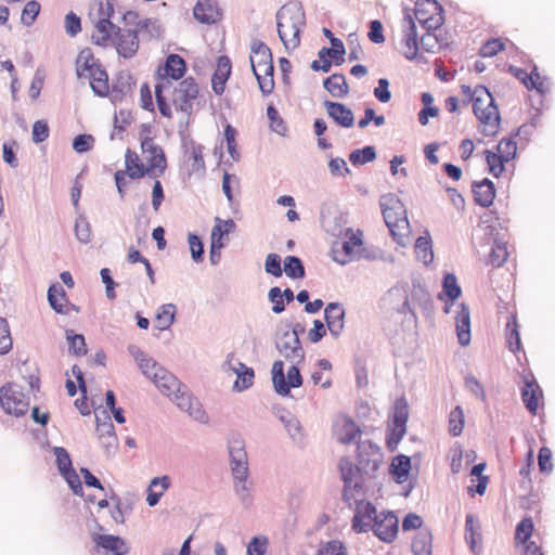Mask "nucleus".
Masks as SVG:
<instances>
[{
    "label": "nucleus",
    "instance_id": "nucleus-8",
    "mask_svg": "<svg viewBox=\"0 0 555 555\" xmlns=\"http://www.w3.org/2000/svg\"><path fill=\"white\" fill-rule=\"evenodd\" d=\"M472 102L475 116L485 126L482 133L487 137L495 135L499 131L501 118L489 89L485 86H477Z\"/></svg>",
    "mask_w": 555,
    "mask_h": 555
},
{
    "label": "nucleus",
    "instance_id": "nucleus-35",
    "mask_svg": "<svg viewBox=\"0 0 555 555\" xmlns=\"http://www.w3.org/2000/svg\"><path fill=\"white\" fill-rule=\"evenodd\" d=\"M509 73L520 80L528 90L534 89L540 93H544L543 82L537 81L540 78L537 66L528 74L526 69L511 65Z\"/></svg>",
    "mask_w": 555,
    "mask_h": 555
},
{
    "label": "nucleus",
    "instance_id": "nucleus-13",
    "mask_svg": "<svg viewBox=\"0 0 555 555\" xmlns=\"http://www.w3.org/2000/svg\"><path fill=\"white\" fill-rule=\"evenodd\" d=\"M300 363H292L287 371V375L284 374V362L276 360L272 364V383L274 390L280 396H288L291 388H298L302 385V377L298 365Z\"/></svg>",
    "mask_w": 555,
    "mask_h": 555
},
{
    "label": "nucleus",
    "instance_id": "nucleus-59",
    "mask_svg": "<svg viewBox=\"0 0 555 555\" xmlns=\"http://www.w3.org/2000/svg\"><path fill=\"white\" fill-rule=\"evenodd\" d=\"M13 346L10 326L4 318H0V354H7Z\"/></svg>",
    "mask_w": 555,
    "mask_h": 555
},
{
    "label": "nucleus",
    "instance_id": "nucleus-27",
    "mask_svg": "<svg viewBox=\"0 0 555 555\" xmlns=\"http://www.w3.org/2000/svg\"><path fill=\"white\" fill-rule=\"evenodd\" d=\"M324 105L328 116L333 118L337 125L344 128H350L354 125L352 111L343 103L325 101Z\"/></svg>",
    "mask_w": 555,
    "mask_h": 555
},
{
    "label": "nucleus",
    "instance_id": "nucleus-54",
    "mask_svg": "<svg viewBox=\"0 0 555 555\" xmlns=\"http://www.w3.org/2000/svg\"><path fill=\"white\" fill-rule=\"evenodd\" d=\"M508 257L506 245L503 242L494 241L489 255V263L499 268L505 263Z\"/></svg>",
    "mask_w": 555,
    "mask_h": 555
},
{
    "label": "nucleus",
    "instance_id": "nucleus-42",
    "mask_svg": "<svg viewBox=\"0 0 555 555\" xmlns=\"http://www.w3.org/2000/svg\"><path fill=\"white\" fill-rule=\"evenodd\" d=\"M125 163L126 172L131 179H139L147 175L146 167L141 163L139 156L130 150L126 152Z\"/></svg>",
    "mask_w": 555,
    "mask_h": 555
},
{
    "label": "nucleus",
    "instance_id": "nucleus-15",
    "mask_svg": "<svg viewBox=\"0 0 555 555\" xmlns=\"http://www.w3.org/2000/svg\"><path fill=\"white\" fill-rule=\"evenodd\" d=\"M171 102L177 111L191 115L194 103L197 100L199 89L195 79L188 77L180 81L176 87H171Z\"/></svg>",
    "mask_w": 555,
    "mask_h": 555
},
{
    "label": "nucleus",
    "instance_id": "nucleus-52",
    "mask_svg": "<svg viewBox=\"0 0 555 555\" xmlns=\"http://www.w3.org/2000/svg\"><path fill=\"white\" fill-rule=\"evenodd\" d=\"M376 158V151L373 146H364L354 150L349 155V160L353 166L365 165Z\"/></svg>",
    "mask_w": 555,
    "mask_h": 555
},
{
    "label": "nucleus",
    "instance_id": "nucleus-31",
    "mask_svg": "<svg viewBox=\"0 0 555 555\" xmlns=\"http://www.w3.org/2000/svg\"><path fill=\"white\" fill-rule=\"evenodd\" d=\"M539 396H542V390L534 378L525 379V386L521 388V399L526 409L535 414L539 406Z\"/></svg>",
    "mask_w": 555,
    "mask_h": 555
},
{
    "label": "nucleus",
    "instance_id": "nucleus-22",
    "mask_svg": "<svg viewBox=\"0 0 555 555\" xmlns=\"http://www.w3.org/2000/svg\"><path fill=\"white\" fill-rule=\"evenodd\" d=\"M345 309L339 302H330L324 309L326 327L335 338L339 337L345 327Z\"/></svg>",
    "mask_w": 555,
    "mask_h": 555
},
{
    "label": "nucleus",
    "instance_id": "nucleus-23",
    "mask_svg": "<svg viewBox=\"0 0 555 555\" xmlns=\"http://www.w3.org/2000/svg\"><path fill=\"white\" fill-rule=\"evenodd\" d=\"M472 192L475 203L480 207L488 208L493 204L496 190L493 181L483 178L481 181L472 183Z\"/></svg>",
    "mask_w": 555,
    "mask_h": 555
},
{
    "label": "nucleus",
    "instance_id": "nucleus-53",
    "mask_svg": "<svg viewBox=\"0 0 555 555\" xmlns=\"http://www.w3.org/2000/svg\"><path fill=\"white\" fill-rule=\"evenodd\" d=\"M463 427L464 412L460 405H456L449 414V433L452 437H457L462 434Z\"/></svg>",
    "mask_w": 555,
    "mask_h": 555
},
{
    "label": "nucleus",
    "instance_id": "nucleus-28",
    "mask_svg": "<svg viewBox=\"0 0 555 555\" xmlns=\"http://www.w3.org/2000/svg\"><path fill=\"white\" fill-rule=\"evenodd\" d=\"M462 295L461 286L457 283V279L454 273H446L442 280V292L439 293L438 298L440 300L446 299L444 312L448 313L450 306Z\"/></svg>",
    "mask_w": 555,
    "mask_h": 555
},
{
    "label": "nucleus",
    "instance_id": "nucleus-10",
    "mask_svg": "<svg viewBox=\"0 0 555 555\" xmlns=\"http://www.w3.org/2000/svg\"><path fill=\"white\" fill-rule=\"evenodd\" d=\"M409 420V404L404 397L397 398L390 412L386 437V447L389 452H395L399 442L406 434Z\"/></svg>",
    "mask_w": 555,
    "mask_h": 555
},
{
    "label": "nucleus",
    "instance_id": "nucleus-7",
    "mask_svg": "<svg viewBox=\"0 0 555 555\" xmlns=\"http://www.w3.org/2000/svg\"><path fill=\"white\" fill-rule=\"evenodd\" d=\"M249 61L260 91L264 95L270 94L274 88V67L270 48L264 42L254 39L250 43Z\"/></svg>",
    "mask_w": 555,
    "mask_h": 555
},
{
    "label": "nucleus",
    "instance_id": "nucleus-34",
    "mask_svg": "<svg viewBox=\"0 0 555 555\" xmlns=\"http://www.w3.org/2000/svg\"><path fill=\"white\" fill-rule=\"evenodd\" d=\"M412 553L414 555H433V531L429 527L421 528L413 538Z\"/></svg>",
    "mask_w": 555,
    "mask_h": 555
},
{
    "label": "nucleus",
    "instance_id": "nucleus-62",
    "mask_svg": "<svg viewBox=\"0 0 555 555\" xmlns=\"http://www.w3.org/2000/svg\"><path fill=\"white\" fill-rule=\"evenodd\" d=\"M267 116L271 121V129L280 135H285L287 127L284 120L279 116V112L273 105H269L267 108Z\"/></svg>",
    "mask_w": 555,
    "mask_h": 555
},
{
    "label": "nucleus",
    "instance_id": "nucleus-36",
    "mask_svg": "<svg viewBox=\"0 0 555 555\" xmlns=\"http://www.w3.org/2000/svg\"><path fill=\"white\" fill-rule=\"evenodd\" d=\"M481 527L479 520L473 515L467 514L465 518V541L468 543L473 553H478L477 541L481 539Z\"/></svg>",
    "mask_w": 555,
    "mask_h": 555
},
{
    "label": "nucleus",
    "instance_id": "nucleus-60",
    "mask_svg": "<svg viewBox=\"0 0 555 555\" xmlns=\"http://www.w3.org/2000/svg\"><path fill=\"white\" fill-rule=\"evenodd\" d=\"M533 531V522L531 518H524L521 519L515 530V540L520 541L521 543L528 544V540L532 535Z\"/></svg>",
    "mask_w": 555,
    "mask_h": 555
},
{
    "label": "nucleus",
    "instance_id": "nucleus-16",
    "mask_svg": "<svg viewBox=\"0 0 555 555\" xmlns=\"http://www.w3.org/2000/svg\"><path fill=\"white\" fill-rule=\"evenodd\" d=\"M0 404L7 414L20 417L27 413L29 401L21 386L8 384L0 389Z\"/></svg>",
    "mask_w": 555,
    "mask_h": 555
},
{
    "label": "nucleus",
    "instance_id": "nucleus-56",
    "mask_svg": "<svg viewBox=\"0 0 555 555\" xmlns=\"http://www.w3.org/2000/svg\"><path fill=\"white\" fill-rule=\"evenodd\" d=\"M317 555H348L345 544L339 540L320 543Z\"/></svg>",
    "mask_w": 555,
    "mask_h": 555
},
{
    "label": "nucleus",
    "instance_id": "nucleus-44",
    "mask_svg": "<svg viewBox=\"0 0 555 555\" xmlns=\"http://www.w3.org/2000/svg\"><path fill=\"white\" fill-rule=\"evenodd\" d=\"M176 311L173 304H164L157 309L156 322L160 331H166L173 324Z\"/></svg>",
    "mask_w": 555,
    "mask_h": 555
},
{
    "label": "nucleus",
    "instance_id": "nucleus-48",
    "mask_svg": "<svg viewBox=\"0 0 555 555\" xmlns=\"http://www.w3.org/2000/svg\"><path fill=\"white\" fill-rule=\"evenodd\" d=\"M99 64L95 62L92 52L89 49L82 50L76 62V72L78 77L87 76L88 73L93 70V67H98Z\"/></svg>",
    "mask_w": 555,
    "mask_h": 555
},
{
    "label": "nucleus",
    "instance_id": "nucleus-38",
    "mask_svg": "<svg viewBox=\"0 0 555 555\" xmlns=\"http://www.w3.org/2000/svg\"><path fill=\"white\" fill-rule=\"evenodd\" d=\"M359 434V428L350 418H344L335 424V435L341 443H350Z\"/></svg>",
    "mask_w": 555,
    "mask_h": 555
},
{
    "label": "nucleus",
    "instance_id": "nucleus-63",
    "mask_svg": "<svg viewBox=\"0 0 555 555\" xmlns=\"http://www.w3.org/2000/svg\"><path fill=\"white\" fill-rule=\"evenodd\" d=\"M53 454L55 455L56 465L60 474L73 468L72 459L65 448L54 447Z\"/></svg>",
    "mask_w": 555,
    "mask_h": 555
},
{
    "label": "nucleus",
    "instance_id": "nucleus-25",
    "mask_svg": "<svg viewBox=\"0 0 555 555\" xmlns=\"http://www.w3.org/2000/svg\"><path fill=\"white\" fill-rule=\"evenodd\" d=\"M193 15L202 24H215L221 17L220 10L212 0H197Z\"/></svg>",
    "mask_w": 555,
    "mask_h": 555
},
{
    "label": "nucleus",
    "instance_id": "nucleus-45",
    "mask_svg": "<svg viewBox=\"0 0 555 555\" xmlns=\"http://www.w3.org/2000/svg\"><path fill=\"white\" fill-rule=\"evenodd\" d=\"M399 519L392 511H384V543H391L398 535Z\"/></svg>",
    "mask_w": 555,
    "mask_h": 555
},
{
    "label": "nucleus",
    "instance_id": "nucleus-4",
    "mask_svg": "<svg viewBox=\"0 0 555 555\" xmlns=\"http://www.w3.org/2000/svg\"><path fill=\"white\" fill-rule=\"evenodd\" d=\"M406 22V28L403 36V54L408 60H418V50L422 48L426 52L435 53L442 47L448 46V42L443 38H439L435 30H425V33L418 38L417 28L414 20L410 14L404 16Z\"/></svg>",
    "mask_w": 555,
    "mask_h": 555
},
{
    "label": "nucleus",
    "instance_id": "nucleus-39",
    "mask_svg": "<svg viewBox=\"0 0 555 555\" xmlns=\"http://www.w3.org/2000/svg\"><path fill=\"white\" fill-rule=\"evenodd\" d=\"M415 254L420 261L428 266L434 260L433 243L428 232L421 235L415 242Z\"/></svg>",
    "mask_w": 555,
    "mask_h": 555
},
{
    "label": "nucleus",
    "instance_id": "nucleus-6",
    "mask_svg": "<svg viewBox=\"0 0 555 555\" xmlns=\"http://www.w3.org/2000/svg\"><path fill=\"white\" fill-rule=\"evenodd\" d=\"M186 66L184 60L178 54L168 55L163 67L158 69V82L155 86V98L159 113L167 118H171L172 112L167 103L164 92L171 89L172 80H179L183 77Z\"/></svg>",
    "mask_w": 555,
    "mask_h": 555
},
{
    "label": "nucleus",
    "instance_id": "nucleus-64",
    "mask_svg": "<svg viewBox=\"0 0 555 555\" xmlns=\"http://www.w3.org/2000/svg\"><path fill=\"white\" fill-rule=\"evenodd\" d=\"M269 541L264 535L254 537L247 544V555H264Z\"/></svg>",
    "mask_w": 555,
    "mask_h": 555
},
{
    "label": "nucleus",
    "instance_id": "nucleus-14",
    "mask_svg": "<svg viewBox=\"0 0 555 555\" xmlns=\"http://www.w3.org/2000/svg\"><path fill=\"white\" fill-rule=\"evenodd\" d=\"M414 16L424 30H437L444 23V9L437 0H417Z\"/></svg>",
    "mask_w": 555,
    "mask_h": 555
},
{
    "label": "nucleus",
    "instance_id": "nucleus-32",
    "mask_svg": "<svg viewBox=\"0 0 555 555\" xmlns=\"http://www.w3.org/2000/svg\"><path fill=\"white\" fill-rule=\"evenodd\" d=\"M411 468V457L404 454H398L392 459L388 473L397 483L401 485L408 480Z\"/></svg>",
    "mask_w": 555,
    "mask_h": 555
},
{
    "label": "nucleus",
    "instance_id": "nucleus-37",
    "mask_svg": "<svg viewBox=\"0 0 555 555\" xmlns=\"http://www.w3.org/2000/svg\"><path fill=\"white\" fill-rule=\"evenodd\" d=\"M346 236H348V240L344 241L341 244V251L344 254L343 257H339V250H333L334 260L341 264L347 263L350 256L353 254L354 247L360 246L362 244L361 238L357 234H354L350 228L346 229Z\"/></svg>",
    "mask_w": 555,
    "mask_h": 555
},
{
    "label": "nucleus",
    "instance_id": "nucleus-43",
    "mask_svg": "<svg viewBox=\"0 0 555 555\" xmlns=\"http://www.w3.org/2000/svg\"><path fill=\"white\" fill-rule=\"evenodd\" d=\"M506 341L508 349L516 353L521 348L520 334L518 331V324L516 315H511L506 323Z\"/></svg>",
    "mask_w": 555,
    "mask_h": 555
},
{
    "label": "nucleus",
    "instance_id": "nucleus-2",
    "mask_svg": "<svg viewBox=\"0 0 555 555\" xmlns=\"http://www.w3.org/2000/svg\"><path fill=\"white\" fill-rule=\"evenodd\" d=\"M128 352L138 363L142 374L150 378L162 393L171 397L178 391L180 382L177 377L159 365L153 358L149 357L140 347L129 345Z\"/></svg>",
    "mask_w": 555,
    "mask_h": 555
},
{
    "label": "nucleus",
    "instance_id": "nucleus-3",
    "mask_svg": "<svg viewBox=\"0 0 555 555\" xmlns=\"http://www.w3.org/2000/svg\"><path fill=\"white\" fill-rule=\"evenodd\" d=\"M278 33L287 50L300 44V33L306 25V14L300 3L289 2L276 13Z\"/></svg>",
    "mask_w": 555,
    "mask_h": 555
},
{
    "label": "nucleus",
    "instance_id": "nucleus-33",
    "mask_svg": "<svg viewBox=\"0 0 555 555\" xmlns=\"http://www.w3.org/2000/svg\"><path fill=\"white\" fill-rule=\"evenodd\" d=\"M171 480L167 475L154 477L149 485L146 503L153 507L158 504L164 493L170 488Z\"/></svg>",
    "mask_w": 555,
    "mask_h": 555
},
{
    "label": "nucleus",
    "instance_id": "nucleus-49",
    "mask_svg": "<svg viewBox=\"0 0 555 555\" xmlns=\"http://www.w3.org/2000/svg\"><path fill=\"white\" fill-rule=\"evenodd\" d=\"M483 155L488 165L489 173H491L494 178H499L505 170V164L508 162L501 155L495 154L490 150H486Z\"/></svg>",
    "mask_w": 555,
    "mask_h": 555
},
{
    "label": "nucleus",
    "instance_id": "nucleus-30",
    "mask_svg": "<svg viewBox=\"0 0 555 555\" xmlns=\"http://www.w3.org/2000/svg\"><path fill=\"white\" fill-rule=\"evenodd\" d=\"M455 326L460 345L467 346L470 341V312L466 304L460 305Z\"/></svg>",
    "mask_w": 555,
    "mask_h": 555
},
{
    "label": "nucleus",
    "instance_id": "nucleus-50",
    "mask_svg": "<svg viewBox=\"0 0 555 555\" xmlns=\"http://www.w3.org/2000/svg\"><path fill=\"white\" fill-rule=\"evenodd\" d=\"M283 271L291 279H302L305 276V267L297 256H287L284 259Z\"/></svg>",
    "mask_w": 555,
    "mask_h": 555
},
{
    "label": "nucleus",
    "instance_id": "nucleus-21",
    "mask_svg": "<svg viewBox=\"0 0 555 555\" xmlns=\"http://www.w3.org/2000/svg\"><path fill=\"white\" fill-rule=\"evenodd\" d=\"M92 541L105 555H126L129 552L127 542L118 535L94 533Z\"/></svg>",
    "mask_w": 555,
    "mask_h": 555
},
{
    "label": "nucleus",
    "instance_id": "nucleus-57",
    "mask_svg": "<svg viewBox=\"0 0 555 555\" xmlns=\"http://www.w3.org/2000/svg\"><path fill=\"white\" fill-rule=\"evenodd\" d=\"M496 153L501 155L507 162L513 160L517 154V143L514 138H503L496 145Z\"/></svg>",
    "mask_w": 555,
    "mask_h": 555
},
{
    "label": "nucleus",
    "instance_id": "nucleus-29",
    "mask_svg": "<svg viewBox=\"0 0 555 555\" xmlns=\"http://www.w3.org/2000/svg\"><path fill=\"white\" fill-rule=\"evenodd\" d=\"M231 74V61L228 56H219L217 68L212 75V90L216 94L221 95L224 92L225 82Z\"/></svg>",
    "mask_w": 555,
    "mask_h": 555
},
{
    "label": "nucleus",
    "instance_id": "nucleus-17",
    "mask_svg": "<svg viewBox=\"0 0 555 555\" xmlns=\"http://www.w3.org/2000/svg\"><path fill=\"white\" fill-rule=\"evenodd\" d=\"M233 490L241 504L248 508L254 503V481L249 478L248 467L231 469Z\"/></svg>",
    "mask_w": 555,
    "mask_h": 555
},
{
    "label": "nucleus",
    "instance_id": "nucleus-19",
    "mask_svg": "<svg viewBox=\"0 0 555 555\" xmlns=\"http://www.w3.org/2000/svg\"><path fill=\"white\" fill-rule=\"evenodd\" d=\"M233 354L228 356V360L223 363L224 370L232 371L237 378L234 382L233 389L244 391L254 385L255 372L241 361L232 363Z\"/></svg>",
    "mask_w": 555,
    "mask_h": 555
},
{
    "label": "nucleus",
    "instance_id": "nucleus-61",
    "mask_svg": "<svg viewBox=\"0 0 555 555\" xmlns=\"http://www.w3.org/2000/svg\"><path fill=\"white\" fill-rule=\"evenodd\" d=\"M505 44L500 38H491L487 40L479 49V55L482 57H492L500 51L504 50Z\"/></svg>",
    "mask_w": 555,
    "mask_h": 555
},
{
    "label": "nucleus",
    "instance_id": "nucleus-18",
    "mask_svg": "<svg viewBox=\"0 0 555 555\" xmlns=\"http://www.w3.org/2000/svg\"><path fill=\"white\" fill-rule=\"evenodd\" d=\"M346 53L345 46L340 39H332L331 48H322L318 55L320 60H314L311 63V68L315 72H330L332 63L330 59H333L336 64L344 62V55Z\"/></svg>",
    "mask_w": 555,
    "mask_h": 555
},
{
    "label": "nucleus",
    "instance_id": "nucleus-24",
    "mask_svg": "<svg viewBox=\"0 0 555 555\" xmlns=\"http://www.w3.org/2000/svg\"><path fill=\"white\" fill-rule=\"evenodd\" d=\"M228 448L231 469L248 467V457L245 451V442L241 435H232L229 440Z\"/></svg>",
    "mask_w": 555,
    "mask_h": 555
},
{
    "label": "nucleus",
    "instance_id": "nucleus-58",
    "mask_svg": "<svg viewBox=\"0 0 555 555\" xmlns=\"http://www.w3.org/2000/svg\"><path fill=\"white\" fill-rule=\"evenodd\" d=\"M66 338L68 340L70 352H73L76 356H83L87 353L83 335L75 334L73 330H67Z\"/></svg>",
    "mask_w": 555,
    "mask_h": 555
},
{
    "label": "nucleus",
    "instance_id": "nucleus-5",
    "mask_svg": "<svg viewBox=\"0 0 555 555\" xmlns=\"http://www.w3.org/2000/svg\"><path fill=\"white\" fill-rule=\"evenodd\" d=\"M384 224L388 228L392 241L400 247L410 244L411 228L404 205L392 195H384Z\"/></svg>",
    "mask_w": 555,
    "mask_h": 555
},
{
    "label": "nucleus",
    "instance_id": "nucleus-9",
    "mask_svg": "<svg viewBox=\"0 0 555 555\" xmlns=\"http://www.w3.org/2000/svg\"><path fill=\"white\" fill-rule=\"evenodd\" d=\"M388 293L391 297L399 296L403 298L402 304L396 308L399 313H411L415 318V304L418 305L426 314H430L433 312L434 301L431 296L418 280H413L410 297L408 295L406 283L390 288Z\"/></svg>",
    "mask_w": 555,
    "mask_h": 555
},
{
    "label": "nucleus",
    "instance_id": "nucleus-11",
    "mask_svg": "<svg viewBox=\"0 0 555 555\" xmlns=\"http://www.w3.org/2000/svg\"><path fill=\"white\" fill-rule=\"evenodd\" d=\"M302 331L300 324H295L292 328L278 334L275 347L280 354L291 363H301L305 360V350L299 339V333Z\"/></svg>",
    "mask_w": 555,
    "mask_h": 555
},
{
    "label": "nucleus",
    "instance_id": "nucleus-12",
    "mask_svg": "<svg viewBox=\"0 0 555 555\" xmlns=\"http://www.w3.org/2000/svg\"><path fill=\"white\" fill-rule=\"evenodd\" d=\"M352 502L356 503L352 529L359 533L373 530L374 534L382 540V521H378L376 507L371 502L358 500L356 496L351 500Z\"/></svg>",
    "mask_w": 555,
    "mask_h": 555
},
{
    "label": "nucleus",
    "instance_id": "nucleus-47",
    "mask_svg": "<svg viewBox=\"0 0 555 555\" xmlns=\"http://www.w3.org/2000/svg\"><path fill=\"white\" fill-rule=\"evenodd\" d=\"M96 34L92 36L95 43L105 46L107 41L111 39L113 31L118 27H116L111 21L106 18H99L95 24Z\"/></svg>",
    "mask_w": 555,
    "mask_h": 555
},
{
    "label": "nucleus",
    "instance_id": "nucleus-1",
    "mask_svg": "<svg viewBox=\"0 0 555 555\" xmlns=\"http://www.w3.org/2000/svg\"><path fill=\"white\" fill-rule=\"evenodd\" d=\"M357 450L359 466H354L347 457L339 461V470L345 483L343 496L349 506H351V500L354 499L356 493L362 489L360 473L375 476L382 459L379 447L370 440L360 441Z\"/></svg>",
    "mask_w": 555,
    "mask_h": 555
},
{
    "label": "nucleus",
    "instance_id": "nucleus-51",
    "mask_svg": "<svg viewBox=\"0 0 555 555\" xmlns=\"http://www.w3.org/2000/svg\"><path fill=\"white\" fill-rule=\"evenodd\" d=\"M48 300L53 310L57 313L64 312L63 301L66 300L65 292L60 284H53L48 289Z\"/></svg>",
    "mask_w": 555,
    "mask_h": 555
},
{
    "label": "nucleus",
    "instance_id": "nucleus-26",
    "mask_svg": "<svg viewBox=\"0 0 555 555\" xmlns=\"http://www.w3.org/2000/svg\"><path fill=\"white\" fill-rule=\"evenodd\" d=\"M273 414L284 425L285 430L293 440H300L302 438V427L298 418L283 406H274Z\"/></svg>",
    "mask_w": 555,
    "mask_h": 555
},
{
    "label": "nucleus",
    "instance_id": "nucleus-41",
    "mask_svg": "<svg viewBox=\"0 0 555 555\" xmlns=\"http://www.w3.org/2000/svg\"><path fill=\"white\" fill-rule=\"evenodd\" d=\"M146 162H147V167H146L147 175L150 177H154V178L159 177L160 175L164 173V171L167 167V162H166V157H165L163 149H159V152L157 151L155 153L147 154Z\"/></svg>",
    "mask_w": 555,
    "mask_h": 555
},
{
    "label": "nucleus",
    "instance_id": "nucleus-46",
    "mask_svg": "<svg viewBox=\"0 0 555 555\" xmlns=\"http://www.w3.org/2000/svg\"><path fill=\"white\" fill-rule=\"evenodd\" d=\"M74 231L79 243L87 245L92 241L91 224L82 214L76 218Z\"/></svg>",
    "mask_w": 555,
    "mask_h": 555
},
{
    "label": "nucleus",
    "instance_id": "nucleus-55",
    "mask_svg": "<svg viewBox=\"0 0 555 555\" xmlns=\"http://www.w3.org/2000/svg\"><path fill=\"white\" fill-rule=\"evenodd\" d=\"M346 223L345 216L343 214H337L333 217V219H324L323 224L330 234L333 236H340L343 234L346 235V229L344 225Z\"/></svg>",
    "mask_w": 555,
    "mask_h": 555
},
{
    "label": "nucleus",
    "instance_id": "nucleus-40",
    "mask_svg": "<svg viewBox=\"0 0 555 555\" xmlns=\"http://www.w3.org/2000/svg\"><path fill=\"white\" fill-rule=\"evenodd\" d=\"M323 87L335 98H344L348 94V85L341 74H333L323 81Z\"/></svg>",
    "mask_w": 555,
    "mask_h": 555
},
{
    "label": "nucleus",
    "instance_id": "nucleus-20",
    "mask_svg": "<svg viewBox=\"0 0 555 555\" xmlns=\"http://www.w3.org/2000/svg\"><path fill=\"white\" fill-rule=\"evenodd\" d=\"M114 42L119 55L125 59L132 57L139 49L137 30L117 28Z\"/></svg>",
    "mask_w": 555,
    "mask_h": 555
}]
</instances>
